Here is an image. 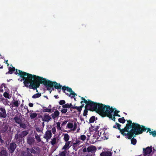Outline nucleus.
Listing matches in <instances>:
<instances>
[{"label":"nucleus","mask_w":156,"mask_h":156,"mask_svg":"<svg viewBox=\"0 0 156 156\" xmlns=\"http://www.w3.org/2000/svg\"><path fill=\"white\" fill-rule=\"evenodd\" d=\"M34 76L35 77L33 80V82L29 85V88L32 89L34 90L39 87L41 84L44 85L48 90H51L53 87H54L55 89L58 90L61 89L62 87V85L55 81L53 82L49 80H47L45 78L36 75Z\"/></svg>","instance_id":"1"},{"label":"nucleus","mask_w":156,"mask_h":156,"mask_svg":"<svg viewBox=\"0 0 156 156\" xmlns=\"http://www.w3.org/2000/svg\"><path fill=\"white\" fill-rule=\"evenodd\" d=\"M9 71L6 73V74H11L13 73L15 71L14 73L16 75L20 76V77L22 78L20 81H22L24 80L23 83L25 86L29 88V84L33 82L34 80L35 75H32L31 74L26 73L25 72L17 69H15L14 67H9L8 68Z\"/></svg>","instance_id":"2"},{"label":"nucleus","mask_w":156,"mask_h":156,"mask_svg":"<svg viewBox=\"0 0 156 156\" xmlns=\"http://www.w3.org/2000/svg\"><path fill=\"white\" fill-rule=\"evenodd\" d=\"M122 134L128 136V138L131 139L133 135H136L140 134L143 131L146 130L147 128L145 127H124L123 129H121L120 127H117Z\"/></svg>","instance_id":"3"},{"label":"nucleus","mask_w":156,"mask_h":156,"mask_svg":"<svg viewBox=\"0 0 156 156\" xmlns=\"http://www.w3.org/2000/svg\"><path fill=\"white\" fill-rule=\"evenodd\" d=\"M81 99L83 101V102L86 104L85 106L91 111H95L97 109L98 103L95 102L90 100H87L84 98L81 97Z\"/></svg>","instance_id":"4"},{"label":"nucleus","mask_w":156,"mask_h":156,"mask_svg":"<svg viewBox=\"0 0 156 156\" xmlns=\"http://www.w3.org/2000/svg\"><path fill=\"white\" fill-rule=\"evenodd\" d=\"M105 109V110L102 117L107 116L110 119H112V116L113 115V112L114 109H116V108H113L112 107H110L109 105H106Z\"/></svg>","instance_id":"5"},{"label":"nucleus","mask_w":156,"mask_h":156,"mask_svg":"<svg viewBox=\"0 0 156 156\" xmlns=\"http://www.w3.org/2000/svg\"><path fill=\"white\" fill-rule=\"evenodd\" d=\"M98 105L95 112L102 116L106 105L99 103Z\"/></svg>","instance_id":"6"},{"label":"nucleus","mask_w":156,"mask_h":156,"mask_svg":"<svg viewBox=\"0 0 156 156\" xmlns=\"http://www.w3.org/2000/svg\"><path fill=\"white\" fill-rule=\"evenodd\" d=\"M127 123L125 127H145V126L140 125L137 123L132 122L131 120H126Z\"/></svg>","instance_id":"7"},{"label":"nucleus","mask_w":156,"mask_h":156,"mask_svg":"<svg viewBox=\"0 0 156 156\" xmlns=\"http://www.w3.org/2000/svg\"><path fill=\"white\" fill-rule=\"evenodd\" d=\"M22 136L21 134H20L17 133L15 135L14 140L15 142L18 144H20V143H21V142L22 140Z\"/></svg>","instance_id":"8"},{"label":"nucleus","mask_w":156,"mask_h":156,"mask_svg":"<svg viewBox=\"0 0 156 156\" xmlns=\"http://www.w3.org/2000/svg\"><path fill=\"white\" fill-rule=\"evenodd\" d=\"M27 142L30 146L34 145L35 142V138L34 137L28 136L27 138Z\"/></svg>","instance_id":"9"},{"label":"nucleus","mask_w":156,"mask_h":156,"mask_svg":"<svg viewBox=\"0 0 156 156\" xmlns=\"http://www.w3.org/2000/svg\"><path fill=\"white\" fill-rule=\"evenodd\" d=\"M67 91L70 93V94H69L67 93L66 94V95H68L69 97L71 96L70 95H72V96H71V98H74V100H76V98H74L75 96L77 95V94L75 93L73 90H72L71 88L67 87V88L66 90Z\"/></svg>","instance_id":"10"},{"label":"nucleus","mask_w":156,"mask_h":156,"mask_svg":"<svg viewBox=\"0 0 156 156\" xmlns=\"http://www.w3.org/2000/svg\"><path fill=\"white\" fill-rule=\"evenodd\" d=\"M14 120L16 122L20 125V127H26L25 124L23 123L21 119L18 116L15 117L14 118Z\"/></svg>","instance_id":"11"},{"label":"nucleus","mask_w":156,"mask_h":156,"mask_svg":"<svg viewBox=\"0 0 156 156\" xmlns=\"http://www.w3.org/2000/svg\"><path fill=\"white\" fill-rule=\"evenodd\" d=\"M6 116V112L5 108L0 106V117L5 118Z\"/></svg>","instance_id":"12"},{"label":"nucleus","mask_w":156,"mask_h":156,"mask_svg":"<svg viewBox=\"0 0 156 156\" xmlns=\"http://www.w3.org/2000/svg\"><path fill=\"white\" fill-rule=\"evenodd\" d=\"M87 151L88 152H91V153H95L96 151L97 148L93 145L89 146L87 148Z\"/></svg>","instance_id":"13"},{"label":"nucleus","mask_w":156,"mask_h":156,"mask_svg":"<svg viewBox=\"0 0 156 156\" xmlns=\"http://www.w3.org/2000/svg\"><path fill=\"white\" fill-rule=\"evenodd\" d=\"M51 131H47L46 132L44 136V138L46 139L48 142L49 139H50L51 136Z\"/></svg>","instance_id":"14"},{"label":"nucleus","mask_w":156,"mask_h":156,"mask_svg":"<svg viewBox=\"0 0 156 156\" xmlns=\"http://www.w3.org/2000/svg\"><path fill=\"white\" fill-rule=\"evenodd\" d=\"M16 146L15 143H11L9 145V149L11 151V153H12L16 148Z\"/></svg>","instance_id":"15"},{"label":"nucleus","mask_w":156,"mask_h":156,"mask_svg":"<svg viewBox=\"0 0 156 156\" xmlns=\"http://www.w3.org/2000/svg\"><path fill=\"white\" fill-rule=\"evenodd\" d=\"M119 111L115 110L114 113V115L112 116V118L110 119L112 120H113L114 121H115V116L120 117V115L118 114V113H119Z\"/></svg>","instance_id":"16"},{"label":"nucleus","mask_w":156,"mask_h":156,"mask_svg":"<svg viewBox=\"0 0 156 156\" xmlns=\"http://www.w3.org/2000/svg\"><path fill=\"white\" fill-rule=\"evenodd\" d=\"M152 151V148L149 147H147L146 149H143V151L145 155L150 154Z\"/></svg>","instance_id":"17"},{"label":"nucleus","mask_w":156,"mask_h":156,"mask_svg":"<svg viewBox=\"0 0 156 156\" xmlns=\"http://www.w3.org/2000/svg\"><path fill=\"white\" fill-rule=\"evenodd\" d=\"M2 148V149L0 151V156H8V153L6 150L4 149L3 147Z\"/></svg>","instance_id":"18"},{"label":"nucleus","mask_w":156,"mask_h":156,"mask_svg":"<svg viewBox=\"0 0 156 156\" xmlns=\"http://www.w3.org/2000/svg\"><path fill=\"white\" fill-rule=\"evenodd\" d=\"M59 112L57 110L51 114V116L52 118L55 119L56 118L58 117L59 116Z\"/></svg>","instance_id":"19"},{"label":"nucleus","mask_w":156,"mask_h":156,"mask_svg":"<svg viewBox=\"0 0 156 156\" xmlns=\"http://www.w3.org/2000/svg\"><path fill=\"white\" fill-rule=\"evenodd\" d=\"M42 119V120L44 121L48 122L49 120L51 119V118L50 116L45 115L43 116Z\"/></svg>","instance_id":"20"},{"label":"nucleus","mask_w":156,"mask_h":156,"mask_svg":"<svg viewBox=\"0 0 156 156\" xmlns=\"http://www.w3.org/2000/svg\"><path fill=\"white\" fill-rule=\"evenodd\" d=\"M62 107L63 108H70V110L71 111H72L71 109V108L73 109L72 107H75V106L73 105L72 103L69 104L67 103V104H66L65 105H62Z\"/></svg>","instance_id":"21"},{"label":"nucleus","mask_w":156,"mask_h":156,"mask_svg":"<svg viewBox=\"0 0 156 156\" xmlns=\"http://www.w3.org/2000/svg\"><path fill=\"white\" fill-rule=\"evenodd\" d=\"M112 155V153L110 151H105L100 154L101 156H111Z\"/></svg>","instance_id":"22"},{"label":"nucleus","mask_w":156,"mask_h":156,"mask_svg":"<svg viewBox=\"0 0 156 156\" xmlns=\"http://www.w3.org/2000/svg\"><path fill=\"white\" fill-rule=\"evenodd\" d=\"M12 107H18L19 106V104H20V103L17 100L15 101H14L12 102Z\"/></svg>","instance_id":"23"},{"label":"nucleus","mask_w":156,"mask_h":156,"mask_svg":"<svg viewBox=\"0 0 156 156\" xmlns=\"http://www.w3.org/2000/svg\"><path fill=\"white\" fill-rule=\"evenodd\" d=\"M97 118H95L94 116H92L89 119V122L90 123H93L95 120H97Z\"/></svg>","instance_id":"24"},{"label":"nucleus","mask_w":156,"mask_h":156,"mask_svg":"<svg viewBox=\"0 0 156 156\" xmlns=\"http://www.w3.org/2000/svg\"><path fill=\"white\" fill-rule=\"evenodd\" d=\"M70 142V141L67 142L65 145L63 147L62 149L66 150L67 149H68L69 148V145Z\"/></svg>","instance_id":"25"},{"label":"nucleus","mask_w":156,"mask_h":156,"mask_svg":"<svg viewBox=\"0 0 156 156\" xmlns=\"http://www.w3.org/2000/svg\"><path fill=\"white\" fill-rule=\"evenodd\" d=\"M35 137L36 139L37 140V142H40L41 141V139L40 138V136L36 133H35Z\"/></svg>","instance_id":"26"},{"label":"nucleus","mask_w":156,"mask_h":156,"mask_svg":"<svg viewBox=\"0 0 156 156\" xmlns=\"http://www.w3.org/2000/svg\"><path fill=\"white\" fill-rule=\"evenodd\" d=\"M41 95V93H37L33 95L32 98H36L40 97Z\"/></svg>","instance_id":"27"},{"label":"nucleus","mask_w":156,"mask_h":156,"mask_svg":"<svg viewBox=\"0 0 156 156\" xmlns=\"http://www.w3.org/2000/svg\"><path fill=\"white\" fill-rule=\"evenodd\" d=\"M118 121L121 123H124L125 122L126 120L123 117H122V118L118 119Z\"/></svg>","instance_id":"28"},{"label":"nucleus","mask_w":156,"mask_h":156,"mask_svg":"<svg viewBox=\"0 0 156 156\" xmlns=\"http://www.w3.org/2000/svg\"><path fill=\"white\" fill-rule=\"evenodd\" d=\"M98 129V127H90L89 130L90 132H97Z\"/></svg>","instance_id":"29"},{"label":"nucleus","mask_w":156,"mask_h":156,"mask_svg":"<svg viewBox=\"0 0 156 156\" xmlns=\"http://www.w3.org/2000/svg\"><path fill=\"white\" fill-rule=\"evenodd\" d=\"M3 96L5 98L8 99H9L11 98V96L9 95V94L6 92H5L4 93Z\"/></svg>","instance_id":"30"},{"label":"nucleus","mask_w":156,"mask_h":156,"mask_svg":"<svg viewBox=\"0 0 156 156\" xmlns=\"http://www.w3.org/2000/svg\"><path fill=\"white\" fill-rule=\"evenodd\" d=\"M85 110L84 111L83 113V116H86L87 115L88 110V108H87V107H86V106H85Z\"/></svg>","instance_id":"31"},{"label":"nucleus","mask_w":156,"mask_h":156,"mask_svg":"<svg viewBox=\"0 0 156 156\" xmlns=\"http://www.w3.org/2000/svg\"><path fill=\"white\" fill-rule=\"evenodd\" d=\"M72 108L73 109H77L78 110V112H81L82 109V108L80 106L79 107L75 106V107H73Z\"/></svg>","instance_id":"32"},{"label":"nucleus","mask_w":156,"mask_h":156,"mask_svg":"<svg viewBox=\"0 0 156 156\" xmlns=\"http://www.w3.org/2000/svg\"><path fill=\"white\" fill-rule=\"evenodd\" d=\"M34 149L36 150L37 154H39L41 151V150L40 148L37 147H34Z\"/></svg>","instance_id":"33"},{"label":"nucleus","mask_w":156,"mask_h":156,"mask_svg":"<svg viewBox=\"0 0 156 156\" xmlns=\"http://www.w3.org/2000/svg\"><path fill=\"white\" fill-rule=\"evenodd\" d=\"M26 154H27V156H33V155L31 153H30V149L28 148H27Z\"/></svg>","instance_id":"34"},{"label":"nucleus","mask_w":156,"mask_h":156,"mask_svg":"<svg viewBox=\"0 0 156 156\" xmlns=\"http://www.w3.org/2000/svg\"><path fill=\"white\" fill-rule=\"evenodd\" d=\"M37 116V114L36 113H32L30 115V117L31 119H34L36 118Z\"/></svg>","instance_id":"35"},{"label":"nucleus","mask_w":156,"mask_h":156,"mask_svg":"<svg viewBox=\"0 0 156 156\" xmlns=\"http://www.w3.org/2000/svg\"><path fill=\"white\" fill-rule=\"evenodd\" d=\"M69 136L67 134H66L64 135V140L66 142L67 141L69 140Z\"/></svg>","instance_id":"36"},{"label":"nucleus","mask_w":156,"mask_h":156,"mask_svg":"<svg viewBox=\"0 0 156 156\" xmlns=\"http://www.w3.org/2000/svg\"><path fill=\"white\" fill-rule=\"evenodd\" d=\"M28 133L27 131H23L21 132L20 134L22 135V137L23 138L24 136H26L27 134H28Z\"/></svg>","instance_id":"37"},{"label":"nucleus","mask_w":156,"mask_h":156,"mask_svg":"<svg viewBox=\"0 0 156 156\" xmlns=\"http://www.w3.org/2000/svg\"><path fill=\"white\" fill-rule=\"evenodd\" d=\"M51 109H49L47 108H45V109H43V112H51Z\"/></svg>","instance_id":"38"},{"label":"nucleus","mask_w":156,"mask_h":156,"mask_svg":"<svg viewBox=\"0 0 156 156\" xmlns=\"http://www.w3.org/2000/svg\"><path fill=\"white\" fill-rule=\"evenodd\" d=\"M66 151H64L58 154V156H66Z\"/></svg>","instance_id":"39"},{"label":"nucleus","mask_w":156,"mask_h":156,"mask_svg":"<svg viewBox=\"0 0 156 156\" xmlns=\"http://www.w3.org/2000/svg\"><path fill=\"white\" fill-rule=\"evenodd\" d=\"M56 138H53L51 141V144L52 145L55 144L56 142Z\"/></svg>","instance_id":"40"},{"label":"nucleus","mask_w":156,"mask_h":156,"mask_svg":"<svg viewBox=\"0 0 156 156\" xmlns=\"http://www.w3.org/2000/svg\"><path fill=\"white\" fill-rule=\"evenodd\" d=\"M66 101L64 100H61L59 101V104L60 105H65V104L66 103Z\"/></svg>","instance_id":"41"},{"label":"nucleus","mask_w":156,"mask_h":156,"mask_svg":"<svg viewBox=\"0 0 156 156\" xmlns=\"http://www.w3.org/2000/svg\"><path fill=\"white\" fill-rule=\"evenodd\" d=\"M5 84L4 83H3L2 84L1 86L0 87V93H2L3 91V87H5Z\"/></svg>","instance_id":"42"},{"label":"nucleus","mask_w":156,"mask_h":156,"mask_svg":"<svg viewBox=\"0 0 156 156\" xmlns=\"http://www.w3.org/2000/svg\"><path fill=\"white\" fill-rule=\"evenodd\" d=\"M63 108V109L61 110V112L62 113H66L68 111V110L67 109V108Z\"/></svg>","instance_id":"43"},{"label":"nucleus","mask_w":156,"mask_h":156,"mask_svg":"<svg viewBox=\"0 0 156 156\" xmlns=\"http://www.w3.org/2000/svg\"><path fill=\"white\" fill-rule=\"evenodd\" d=\"M21 155L22 156H27L26 152L24 151H21Z\"/></svg>","instance_id":"44"},{"label":"nucleus","mask_w":156,"mask_h":156,"mask_svg":"<svg viewBox=\"0 0 156 156\" xmlns=\"http://www.w3.org/2000/svg\"><path fill=\"white\" fill-rule=\"evenodd\" d=\"M66 127H74L73 123L72 122H69L67 124ZM74 127H76L75 126Z\"/></svg>","instance_id":"45"},{"label":"nucleus","mask_w":156,"mask_h":156,"mask_svg":"<svg viewBox=\"0 0 156 156\" xmlns=\"http://www.w3.org/2000/svg\"><path fill=\"white\" fill-rule=\"evenodd\" d=\"M30 151L31 153H33V154H37V153L36 152V151L34 149H30Z\"/></svg>","instance_id":"46"},{"label":"nucleus","mask_w":156,"mask_h":156,"mask_svg":"<svg viewBox=\"0 0 156 156\" xmlns=\"http://www.w3.org/2000/svg\"><path fill=\"white\" fill-rule=\"evenodd\" d=\"M131 143L134 145L135 144H136V139H134V138H133L131 140Z\"/></svg>","instance_id":"47"},{"label":"nucleus","mask_w":156,"mask_h":156,"mask_svg":"<svg viewBox=\"0 0 156 156\" xmlns=\"http://www.w3.org/2000/svg\"><path fill=\"white\" fill-rule=\"evenodd\" d=\"M67 88V87L64 86L63 87H61V89L63 91V92L64 93H66L65 91L66 90Z\"/></svg>","instance_id":"48"},{"label":"nucleus","mask_w":156,"mask_h":156,"mask_svg":"<svg viewBox=\"0 0 156 156\" xmlns=\"http://www.w3.org/2000/svg\"><path fill=\"white\" fill-rule=\"evenodd\" d=\"M86 139V136L84 135H82L80 136V139L83 140H84Z\"/></svg>","instance_id":"49"},{"label":"nucleus","mask_w":156,"mask_h":156,"mask_svg":"<svg viewBox=\"0 0 156 156\" xmlns=\"http://www.w3.org/2000/svg\"><path fill=\"white\" fill-rule=\"evenodd\" d=\"M151 133L154 136H156V132L155 131L151 132Z\"/></svg>","instance_id":"50"},{"label":"nucleus","mask_w":156,"mask_h":156,"mask_svg":"<svg viewBox=\"0 0 156 156\" xmlns=\"http://www.w3.org/2000/svg\"><path fill=\"white\" fill-rule=\"evenodd\" d=\"M4 142V141L2 139V137L0 135V143H1V144H2Z\"/></svg>","instance_id":"51"},{"label":"nucleus","mask_w":156,"mask_h":156,"mask_svg":"<svg viewBox=\"0 0 156 156\" xmlns=\"http://www.w3.org/2000/svg\"><path fill=\"white\" fill-rule=\"evenodd\" d=\"M67 122L68 121H65L63 122L62 124V126H64L67 123Z\"/></svg>","instance_id":"52"},{"label":"nucleus","mask_w":156,"mask_h":156,"mask_svg":"<svg viewBox=\"0 0 156 156\" xmlns=\"http://www.w3.org/2000/svg\"><path fill=\"white\" fill-rule=\"evenodd\" d=\"M36 130L37 132H40L41 131V129H40L39 127L36 128Z\"/></svg>","instance_id":"53"},{"label":"nucleus","mask_w":156,"mask_h":156,"mask_svg":"<svg viewBox=\"0 0 156 156\" xmlns=\"http://www.w3.org/2000/svg\"><path fill=\"white\" fill-rule=\"evenodd\" d=\"M83 101H81V102H80V103H81V104H82L80 106L82 108L84 106V104H83Z\"/></svg>","instance_id":"54"},{"label":"nucleus","mask_w":156,"mask_h":156,"mask_svg":"<svg viewBox=\"0 0 156 156\" xmlns=\"http://www.w3.org/2000/svg\"><path fill=\"white\" fill-rule=\"evenodd\" d=\"M83 151L84 152H86L87 151V149L85 147L83 149Z\"/></svg>","instance_id":"55"},{"label":"nucleus","mask_w":156,"mask_h":156,"mask_svg":"<svg viewBox=\"0 0 156 156\" xmlns=\"http://www.w3.org/2000/svg\"><path fill=\"white\" fill-rule=\"evenodd\" d=\"M4 128L5 130H1L2 131L1 132H4L5 131H6V130L7 129V128L8 127H4Z\"/></svg>","instance_id":"56"},{"label":"nucleus","mask_w":156,"mask_h":156,"mask_svg":"<svg viewBox=\"0 0 156 156\" xmlns=\"http://www.w3.org/2000/svg\"><path fill=\"white\" fill-rule=\"evenodd\" d=\"M29 106L31 107H33V104L32 103H29Z\"/></svg>","instance_id":"57"},{"label":"nucleus","mask_w":156,"mask_h":156,"mask_svg":"<svg viewBox=\"0 0 156 156\" xmlns=\"http://www.w3.org/2000/svg\"><path fill=\"white\" fill-rule=\"evenodd\" d=\"M52 132H53V133H55V127H53V128H52Z\"/></svg>","instance_id":"58"},{"label":"nucleus","mask_w":156,"mask_h":156,"mask_svg":"<svg viewBox=\"0 0 156 156\" xmlns=\"http://www.w3.org/2000/svg\"><path fill=\"white\" fill-rule=\"evenodd\" d=\"M5 62V64L7 65V66H9V64L8 63V60H7Z\"/></svg>","instance_id":"59"},{"label":"nucleus","mask_w":156,"mask_h":156,"mask_svg":"<svg viewBox=\"0 0 156 156\" xmlns=\"http://www.w3.org/2000/svg\"><path fill=\"white\" fill-rule=\"evenodd\" d=\"M60 123L59 122H58L57 123V127H60Z\"/></svg>","instance_id":"60"},{"label":"nucleus","mask_w":156,"mask_h":156,"mask_svg":"<svg viewBox=\"0 0 156 156\" xmlns=\"http://www.w3.org/2000/svg\"><path fill=\"white\" fill-rule=\"evenodd\" d=\"M53 87H52V88H51V90H49L50 91V93H51V91H52V90H54V88H53Z\"/></svg>","instance_id":"61"},{"label":"nucleus","mask_w":156,"mask_h":156,"mask_svg":"<svg viewBox=\"0 0 156 156\" xmlns=\"http://www.w3.org/2000/svg\"><path fill=\"white\" fill-rule=\"evenodd\" d=\"M116 124L117 125V127H120L121 126V125L118 123H116Z\"/></svg>","instance_id":"62"},{"label":"nucleus","mask_w":156,"mask_h":156,"mask_svg":"<svg viewBox=\"0 0 156 156\" xmlns=\"http://www.w3.org/2000/svg\"><path fill=\"white\" fill-rule=\"evenodd\" d=\"M86 156H92V155L91 154H89L86 155Z\"/></svg>","instance_id":"63"},{"label":"nucleus","mask_w":156,"mask_h":156,"mask_svg":"<svg viewBox=\"0 0 156 156\" xmlns=\"http://www.w3.org/2000/svg\"><path fill=\"white\" fill-rule=\"evenodd\" d=\"M54 97L55 98H57V99L58 98V96H57V95H55L54 96Z\"/></svg>","instance_id":"64"}]
</instances>
